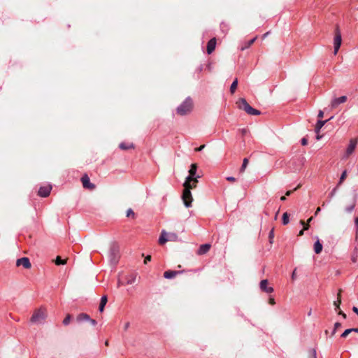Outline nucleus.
Returning <instances> with one entry per match:
<instances>
[{"instance_id": "nucleus-1", "label": "nucleus", "mask_w": 358, "mask_h": 358, "mask_svg": "<svg viewBox=\"0 0 358 358\" xmlns=\"http://www.w3.org/2000/svg\"><path fill=\"white\" fill-rule=\"evenodd\" d=\"M193 109V101L190 97H187L185 100L177 108V114L181 116L186 115L191 113Z\"/></svg>"}, {"instance_id": "nucleus-2", "label": "nucleus", "mask_w": 358, "mask_h": 358, "mask_svg": "<svg viewBox=\"0 0 358 358\" xmlns=\"http://www.w3.org/2000/svg\"><path fill=\"white\" fill-rule=\"evenodd\" d=\"M47 317V310L44 308H40L36 310L31 319L30 321L34 324H41L45 320Z\"/></svg>"}, {"instance_id": "nucleus-3", "label": "nucleus", "mask_w": 358, "mask_h": 358, "mask_svg": "<svg viewBox=\"0 0 358 358\" xmlns=\"http://www.w3.org/2000/svg\"><path fill=\"white\" fill-rule=\"evenodd\" d=\"M238 108L240 109L243 110L246 113L251 115H259L261 114V112L257 109L253 108L252 106L249 105L247 101L242 98L240 99L237 102Z\"/></svg>"}, {"instance_id": "nucleus-4", "label": "nucleus", "mask_w": 358, "mask_h": 358, "mask_svg": "<svg viewBox=\"0 0 358 358\" xmlns=\"http://www.w3.org/2000/svg\"><path fill=\"white\" fill-rule=\"evenodd\" d=\"M178 240V236L176 233H167L164 230H162L159 238V243L163 245L167 241H177Z\"/></svg>"}, {"instance_id": "nucleus-5", "label": "nucleus", "mask_w": 358, "mask_h": 358, "mask_svg": "<svg viewBox=\"0 0 358 358\" xmlns=\"http://www.w3.org/2000/svg\"><path fill=\"white\" fill-rule=\"evenodd\" d=\"M120 258V248L119 246L113 243L110 247L109 259L112 264H115Z\"/></svg>"}, {"instance_id": "nucleus-6", "label": "nucleus", "mask_w": 358, "mask_h": 358, "mask_svg": "<svg viewBox=\"0 0 358 358\" xmlns=\"http://www.w3.org/2000/svg\"><path fill=\"white\" fill-rule=\"evenodd\" d=\"M342 43V36L341 33L339 30V28L337 27L335 30V36L334 38V54L336 55L338 52V50L341 45Z\"/></svg>"}, {"instance_id": "nucleus-7", "label": "nucleus", "mask_w": 358, "mask_h": 358, "mask_svg": "<svg viewBox=\"0 0 358 358\" xmlns=\"http://www.w3.org/2000/svg\"><path fill=\"white\" fill-rule=\"evenodd\" d=\"M182 199L184 203V205L187 208H189L192 206V202L193 201L192 193L190 189L188 187H184V191L182 193Z\"/></svg>"}, {"instance_id": "nucleus-8", "label": "nucleus", "mask_w": 358, "mask_h": 358, "mask_svg": "<svg viewBox=\"0 0 358 358\" xmlns=\"http://www.w3.org/2000/svg\"><path fill=\"white\" fill-rule=\"evenodd\" d=\"M357 138H351L350 140L349 145L346 149L345 154L344 156L345 158H348L354 152L357 144Z\"/></svg>"}, {"instance_id": "nucleus-9", "label": "nucleus", "mask_w": 358, "mask_h": 358, "mask_svg": "<svg viewBox=\"0 0 358 358\" xmlns=\"http://www.w3.org/2000/svg\"><path fill=\"white\" fill-rule=\"evenodd\" d=\"M81 182L83 183V187L85 188V189L93 190L96 187L94 184L90 182V178H89V176L87 174H85L81 178Z\"/></svg>"}, {"instance_id": "nucleus-10", "label": "nucleus", "mask_w": 358, "mask_h": 358, "mask_svg": "<svg viewBox=\"0 0 358 358\" xmlns=\"http://www.w3.org/2000/svg\"><path fill=\"white\" fill-rule=\"evenodd\" d=\"M16 266H22L24 268H30L31 266V264L30 263V261L28 257H22L16 261Z\"/></svg>"}, {"instance_id": "nucleus-11", "label": "nucleus", "mask_w": 358, "mask_h": 358, "mask_svg": "<svg viewBox=\"0 0 358 358\" xmlns=\"http://www.w3.org/2000/svg\"><path fill=\"white\" fill-rule=\"evenodd\" d=\"M51 189L52 186L50 185L41 187L38 189V194L41 197H47L50 194Z\"/></svg>"}, {"instance_id": "nucleus-12", "label": "nucleus", "mask_w": 358, "mask_h": 358, "mask_svg": "<svg viewBox=\"0 0 358 358\" xmlns=\"http://www.w3.org/2000/svg\"><path fill=\"white\" fill-rule=\"evenodd\" d=\"M198 178H192L190 180H188L187 178H186L183 184L184 187H188V189L190 190L195 188L198 183Z\"/></svg>"}, {"instance_id": "nucleus-13", "label": "nucleus", "mask_w": 358, "mask_h": 358, "mask_svg": "<svg viewBox=\"0 0 358 358\" xmlns=\"http://www.w3.org/2000/svg\"><path fill=\"white\" fill-rule=\"evenodd\" d=\"M197 165L196 164H192L189 170V176L187 177L188 180H190L192 178H200V176L196 175Z\"/></svg>"}, {"instance_id": "nucleus-14", "label": "nucleus", "mask_w": 358, "mask_h": 358, "mask_svg": "<svg viewBox=\"0 0 358 358\" xmlns=\"http://www.w3.org/2000/svg\"><path fill=\"white\" fill-rule=\"evenodd\" d=\"M260 289L266 292V293H272L273 292V288L272 287L268 286V280H262L259 284Z\"/></svg>"}, {"instance_id": "nucleus-15", "label": "nucleus", "mask_w": 358, "mask_h": 358, "mask_svg": "<svg viewBox=\"0 0 358 358\" xmlns=\"http://www.w3.org/2000/svg\"><path fill=\"white\" fill-rule=\"evenodd\" d=\"M347 101V96H342L338 98H335L331 101V107L332 108H336L339 104L343 103Z\"/></svg>"}, {"instance_id": "nucleus-16", "label": "nucleus", "mask_w": 358, "mask_h": 358, "mask_svg": "<svg viewBox=\"0 0 358 358\" xmlns=\"http://www.w3.org/2000/svg\"><path fill=\"white\" fill-rule=\"evenodd\" d=\"M181 271H171L169 270L164 273V277L166 279H171L175 278L177 275L182 273Z\"/></svg>"}, {"instance_id": "nucleus-17", "label": "nucleus", "mask_w": 358, "mask_h": 358, "mask_svg": "<svg viewBox=\"0 0 358 358\" xmlns=\"http://www.w3.org/2000/svg\"><path fill=\"white\" fill-rule=\"evenodd\" d=\"M215 46H216L215 38H211L207 43V53L209 55L211 54L215 49Z\"/></svg>"}, {"instance_id": "nucleus-18", "label": "nucleus", "mask_w": 358, "mask_h": 358, "mask_svg": "<svg viewBox=\"0 0 358 358\" xmlns=\"http://www.w3.org/2000/svg\"><path fill=\"white\" fill-rule=\"evenodd\" d=\"M210 244H203V245H201L200 247H199V249L198 250V254L199 255H204L206 254V252H208V250H210Z\"/></svg>"}, {"instance_id": "nucleus-19", "label": "nucleus", "mask_w": 358, "mask_h": 358, "mask_svg": "<svg viewBox=\"0 0 358 358\" xmlns=\"http://www.w3.org/2000/svg\"><path fill=\"white\" fill-rule=\"evenodd\" d=\"M119 148L121 150H129V149H134V145L132 143L122 142V143H121L119 145Z\"/></svg>"}, {"instance_id": "nucleus-20", "label": "nucleus", "mask_w": 358, "mask_h": 358, "mask_svg": "<svg viewBox=\"0 0 358 358\" xmlns=\"http://www.w3.org/2000/svg\"><path fill=\"white\" fill-rule=\"evenodd\" d=\"M327 120H318L315 128V131L317 134H318L320 131L322 127L325 124Z\"/></svg>"}, {"instance_id": "nucleus-21", "label": "nucleus", "mask_w": 358, "mask_h": 358, "mask_svg": "<svg viewBox=\"0 0 358 358\" xmlns=\"http://www.w3.org/2000/svg\"><path fill=\"white\" fill-rule=\"evenodd\" d=\"M108 301L107 296L104 295L101 298V301L99 304V311L103 312L104 310V307Z\"/></svg>"}, {"instance_id": "nucleus-22", "label": "nucleus", "mask_w": 358, "mask_h": 358, "mask_svg": "<svg viewBox=\"0 0 358 358\" xmlns=\"http://www.w3.org/2000/svg\"><path fill=\"white\" fill-rule=\"evenodd\" d=\"M322 250V245L321 244V243L320 242L319 240H317L315 243H314V251L316 254H320Z\"/></svg>"}, {"instance_id": "nucleus-23", "label": "nucleus", "mask_w": 358, "mask_h": 358, "mask_svg": "<svg viewBox=\"0 0 358 358\" xmlns=\"http://www.w3.org/2000/svg\"><path fill=\"white\" fill-rule=\"evenodd\" d=\"M76 319L78 322L87 321L90 320V316L86 313H80Z\"/></svg>"}, {"instance_id": "nucleus-24", "label": "nucleus", "mask_w": 358, "mask_h": 358, "mask_svg": "<svg viewBox=\"0 0 358 358\" xmlns=\"http://www.w3.org/2000/svg\"><path fill=\"white\" fill-rule=\"evenodd\" d=\"M356 206V199H355L352 203L348 206L345 207V211L348 213H350L353 211Z\"/></svg>"}, {"instance_id": "nucleus-25", "label": "nucleus", "mask_w": 358, "mask_h": 358, "mask_svg": "<svg viewBox=\"0 0 358 358\" xmlns=\"http://www.w3.org/2000/svg\"><path fill=\"white\" fill-rule=\"evenodd\" d=\"M349 332L358 333V328H351V329H348L345 330L344 332L341 334V337L346 338L348 336Z\"/></svg>"}, {"instance_id": "nucleus-26", "label": "nucleus", "mask_w": 358, "mask_h": 358, "mask_svg": "<svg viewBox=\"0 0 358 358\" xmlns=\"http://www.w3.org/2000/svg\"><path fill=\"white\" fill-rule=\"evenodd\" d=\"M238 85V79L236 78L234 82L231 83L230 87V92L231 94H234L237 88Z\"/></svg>"}, {"instance_id": "nucleus-27", "label": "nucleus", "mask_w": 358, "mask_h": 358, "mask_svg": "<svg viewBox=\"0 0 358 358\" xmlns=\"http://www.w3.org/2000/svg\"><path fill=\"white\" fill-rule=\"evenodd\" d=\"M256 39H257V37H255V38H253L252 39H251V40L248 41L246 43V44H245V46L241 47V50H244L245 49L248 48L250 45H252L255 43V41H256Z\"/></svg>"}, {"instance_id": "nucleus-28", "label": "nucleus", "mask_w": 358, "mask_h": 358, "mask_svg": "<svg viewBox=\"0 0 358 358\" xmlns=\"http://www.w3.org/2000/svg\"><path fill=\"white\" fill-rule=\"evenodd\" d=\"M55 262L56 265H64L66 264V259H62L59 256H57Z\"/></svg>"}, {"instance_id": "nucleus-29", "label": "nucleus", "mask_w": 358, "mask_h": 358, "mask_svg": "<svg viewBox=\"0 0 358 358\" xmlns=\"http://www.w3.org/2000/svg\"><path fill=\"white\" fill-rule=\"evenodd\" d=\"M248 164V159L247 158L243 159L242 166L240 169V172L243 173Z\"/></svg>"}, {"instance_id": "nucleus-30", "label": "nucleus", "mask_w": 358, "mask_h": 358, "mask_svg": "<svg viewBox=\"0 0 358 358\" xmlns=\"http://www.w3.org/2000/svg\"><path fill=\"white\" fill-rule=\"evenodd\" d=\"M341 303V290L338 294L337 301H334V304L336 306V308H339L340 304Z\"/></svg>"}, {"instance_id": "nucleus-31", "label": "nucleus", "mask_w": 358, "mask_h": 358, "mask_svg": "<svg viewBox=\"0 0 358 358\" xmlns=\"http://www.w3.org/2000/svg\"><path fill=\"white\" fill-rule=\"evenodd\" d=\"M346 176H347V171L345 170L342 173H341V176L340 177V179H339V182H338V185H340L343 183V182L345 180L346 178Z\"/></svg>"}, {"instance_id": "nucleus-32", "label": "nucleus", "mask_w": 358, "mask_h": 358, "mask_svg": "<svg viewBox=\"0 0 358 358\" xmlns=\"http://www.w3.org/2000/svg\"><path fill=\"white\" fill-rule=\"evenodd\" d=\"M289 215L287 213H285L283 215H282V224L284 225H286L289 223Z\"/></svg>"}, {"instance_id": "nucleus-33", "label": "nucleus", "mask_w": 358, "mask_h": 358, "mask_svg": "<svg viewBox=\"0 0 358 358\" xmlns=\"http://www.w3.org/2000/svg\"><path fill=\"white\" fill-rule=\"evenodd\" d=\"M71 315L68 314L66 317L63 320V324L64 325H68L69 323H70V321H71Z\"/></svg>"}, {"instance_id": "nucleus-34", "label": "nucleus", "mask_w": 358, "mask_h": 358, "mask_svg": "<svg viewBox=\"0 0 358 358\" xmlns=\"http://www.w3.org/2000/svg\"><path fill=\"white\" fill-rule=\"evenodd\" d=\"M127 217H131L132 218L135 217V213L131 208H129L127 210Z\"/></svg>"}, {"instance_id": "nucleus-35", "label": "nucleus", "mask_w": 358, "mask_h": 358, "mask_svg": "<svg viewBox=\"0 0 358 358\" xmlns=\"http://www.w3.org/2000/svg\"><path fill=\"white\" fill-rule=\"evenodd\" d=\"M341 327V324L340 322H336L334 324V330L332 331V333H331V336H334L336 334V330L338 328H340Z\"/></svg>"}, {"instance_id": "nucleus-36", "label": "nucleus", "mask_w": 358, "mask_h": 358, "mask_svg": "<svg viewBox=\"0 0 358 358\" xmlns=\"http://www.w3.org/2000/svg\"><path fill=\"white\" fill-rule=\"evenodd\" d=\"M309 358H317L315 350L313 349L310 351Z\"/></svg>"}, {"instance_id": "nucleus-37", "label": "nucleus", "mask_w": 358, "mask_h": 358, "mask_svg": "<svg viewBox=\"0 0 358 358\" xmlns=\"http://www.w3.org/2000/svg\"><path fill=\"white\" fill-rule=\"evenodd\" d=\"M300 223H301V224H302L303 226V230L308 229V228H309V224H307V223L306 224L304 222V221H303V220H301Z\"/></svg>"}, {"instance_id": "nucleus-38", "label": "nucleus", "mask_w": 358, "mask_h": 358, "mask_svg": "<svg viewBox=\"0 0 358 358\" xmlns=\"http://www.w3.org/2000/svg\"><path fill=\"white\" fill-rule=\"evenodd\" d=\"M355 228H356V233L358 234V217H356L355 218Z\"/></svg>"}, {"instance_id": "nucleus-39", "label": "nucleus", "mask_w": 358, "mask_h": 358, "mask_svg": "<svg viewBox=\"0 0 358 358\" xmlns=\"http://www.w3.org/2000/svg\"><path fill=\"white\" fill-rule=\"evenodd\" d=\"M351 259H352V261L353 262H357V252H355V253L352 254Z\"/></svg>"}, {"instance_id": "nucleus-40", "label": "nucleus", "mask_w": 358, "mask_h": 358, "mask_svg": "<svg viewBox=\"0 0 358 358\" xmlns=\"http://www.w3.org/2000/svg\"><path fill=\"white\" fill-rule=\"evenodd\" d=\"M129 327H130V322H125V324H124V330L127 331V329L129 328Z\"/></svg>"}, {"instance_id": "nucleus-41", "label": "nucleus", "mask_w": 358, "mask_h": 358, "mask_svg": "<svg viewBox=\"0 0 358 358\" xmlns=\"http://www.w3.org/2000/svg\"><path fill=\"white\" fill-rule=\"evenodd\" d=\"M227 180L229 181V182H235L236 181V178L233 176H228L227 177Z\"/></svg>"}, {"instance_id": "nucleus-42", "label": "nucleus", "mask_w": 358, "mask_h": 358, "mask_svg": "<svg viewBox=\"0 0 358 358\" xmlns=\"http://www.w3.org/2000/svg\"><path fill=\"white\" fill-rule=\"evenodd\" d=\"M150 261H151V256L150 255L146 256L144 259V263L146 264Z\"/></svg>"}, {"instance_id": "nucleus-43", "label": "nucleus", "mask_w": 358, "mask_h": 358, "mask_svg": "<svg viewBox=\"0 0 358 358\" xmlns=\"http://www.w3.org/2000/svg\"><path fill=\"white\" fill-rule=\"evenodd\" d=\"M336 192V188L333 189V190L329 194L330 197H334Z\"/></svg>"}, {"instance_id": "nucleus-44", "label": "nucleus", "mask_w": 358, "mask_h": 358, "mask_svg": "<svg viewBox=\"0 0 358 358\" xmlns=\"http://www.w3.org/2000/svg\"><path fill=\"white\" fill-rule=\"evenodd\" d=\"M301 144L303 145H306L308 144V140L306 138H303L301 139Z\"/></svg>"}, {"instance_id": "nucleus-45", "label": "nucleus", "mask_w": 358, "mask_h": 358, "mask_svg": "<svg viewBox=\"0 0 358 358\" xmlns=\"http://www.w3.org/2000/svg\"><path fill=\"white\" fill-rule=\"evenodd\" d=\"M204 148H205V145H201L200 147L196 148L195 149V151H196V152H200V151H201Z\"/></svg>"}, {"instance_id": "nucleus-46", "label": "nucleus", "mask_w": 358, "mask_h": 358, "mask_svg": "<svg viewBox=\"0 0 358 358\" xmlns=\"http://www.w3.org/2000/svg\"><path fill=\"white\" fill-rule=\"evenodd\" d=\"M91 324H92L93 326H95L96 324V321L95 320H93V319H91L90 317V320H88Z\"/></svg>"}, {"instance_id": "nucleus-47", "label": "nucleus", "mask_w": 358, "mask_h": 358, "mask_svg": "<svg viewBox=\"0 0 358 358\" xmlns=\"http://www.w3.org/2000/svg\"><path fill=\"white\" fill-rule=\"evenodd\" d=\"M323 115H324V112L322 110H320L318 113V115H317L318 117L322 118V117H323Z\"/></svg>"}, {"instance_id": "nucleus-48", "label": "nucleus", "mask_w": 358, "mask_h": 358, "mask_svg": "<svg viewBox=\"0 0 358 358\" xmlns=\"http://www.w3.org/2000/svg\"><path fill=\"white\" fill-rule=\"evenodd\" d=\"M269 303L271 305H274L275 303V299L273 298L269 299Z\"/></svg>"}, {"instance_id": "nucleus-49", "label": "nucleus", "mask_w": 358, "mask_h": 358, "mask_svg": "<svg viewBox=\"0 0 358 358\" xmlns=\"http://www.w3.org/2000/svg\"><path fill=\"white\" fill-rule=\"evenodd\" d=\"M352 310L354 313H355L358 315V308L355 306L352 308Z\"/></svg>"}, {"instance_id": "nucleus-50", "label": "nucleus", "mask_w": 358, "mask_h": 358, "mask_svg": "<svg viewBox=\"0 0 358 358\" xmlns=\"http://www.w3.org/2000/svg\"><path fill=\"white\" fill-rule=\"evenodd\" d=\"M320 211H321L320 207L317 208L315 213V215H317Z\"/></svg>"}, {"instance_id": "nucleus-51", "label": "nucleus", "mask_w": 358, "mask_h": 358, "mask_svg": "<svg viewBox=\"0 0 358 358\" xmlns=\"http://www.w3.org/2000/svg\"><path fill=\"white\" fill-rule=\"evenodd\" d=\"M338 314L341 315L343 318H346V315L343 311H339Z\"/></svg>"}, {"instance_id": "nucleus-52", "label": "nucleus", "mask_w": 358, "mask_h": 358, "mask_svg": "<svg viewBox=\"0 0 358 358\" xmlns=\"http://www.w3.org/2000/svg\"><path fill=\"white\" fill-rule=\"evenodd\" d=\"M292 190H288L285 193V196H289L292 193Z\"/></svg>"}, {"instance_id": "nucleus-53", "label": "nucleus", "mask_w": 358, "mask_h": 358, "mask_svg": "<svg viewBox=\"0 0 358 358\" xmlns=\"http://www.w3.org/2000/svg\"><path fill=\"white\" fill-rule=\"evenodd\" d=\"M295 275H296V269L294 270L292 275V278L293 280L295 278Z\"/></svg>"}, {"instance_id": "nucleus-54", "label": "nucleus", "mask_w": 358, "mask_h": 358, "mask_svg": "<svg viewBox=\"0 0 358 358\" xmlns=\"http://www.w3.org/2000/svg\"><path fill=\"white\" fill-rule=\"evenodd\" d=\"M280 200L282 201H285L286 200V196H281L280 197Z\"/></svg>"}, {"instance_id": "nucleus-55", "label": "nucleus", "mask_w": 358, "mask_h": 358, "mask_svg": "<svg viewBox=\"0 0 358 358\" xmlns=\"http://www.w3.org/2000/svg\"><path fill=\"white\" fill-rule=\"evenodd\" d=\"M303 229L302 230H301L299 233V236H302L303 234Z\"/></svg>"}, {"instance_id": "nucleus-56", "label": "nucleus", "mask_w": 358, "mask_h": 358, "mask_svg": "<svg viewBox=\"0 0 358 358\" xmlns=\"http://www.w3.org/2000/svg\"><path fill=\"white\" fill-rule=\"evenodd\" d=\"M313 220V217H310L308 220V222H307V224H309V223L311 222V220Z\"/></svg>"}, {"instance_id": "nucleus-57", "label": "nucleus", "mask_w": 358, "mask_h": 358, "mask_svg": "<svg viewBox=\"0 0 358 358\" xmlns=\"http://www.w3.org/2000/svg\"><path fill=\"white\" fill-rule=\"evenodd\" d=\"M268 32H267V33L264 34L263 35V38H266V37L268 36Z\"/></svg>"}, {"instance_id": "nucleus-58", "label": "nucleus", "mask_w": 358, "mask_h": 358, "mask_svg": "<svg viewBox=\"0 0 358 358\" xmlns=\"http://www.w3.org/2000/svg\"><path fill=\"white\" fill-rule=\"evenodd\" d=\"M278 213H279V211H278V212L276 213V214L275 215V220H277Z\"/></svg>"}, {"instance_id": "nucleus-59", "label": "nucleus", "mask_w": 358, "mask_h": 358, "mask_svg": "<svg viewBox=\"0 0 358 358\" xmlns=\"http://www.w3.org/2000/svg\"><path fill=\"white\" fill-rule=\"evenodd\" d=\"M321 138V136L318 134H317V140H320Z\"/></svg>"}, {"instance_id": "nucleus-60", "label": "nucleus", "mask_w": 358, "mask_h": 358, "mask_svg": "<svg viewBox=\"0 0 358 358\" xmlns=\"http://www.w3.org/2000/svg\"><path fill=\"white\" fill-rule=\"evenodd\" d=\"M134 282V280H129V281L127 282L128 284H131Z\"/></svg>"}, {"instance_id": "nucleus-61", "label": "nucleus", "mask_w": 358, "mask_h": 358, "mask_svg": "<svg viewBox=\"0 0 358 358\" xmlns=\"http://www.w3.org/2000/svg\"><path fill=\"white\" fill-rule=\"evenodd\" d=\"M105 345H107V346L108 345V341H106L105 342Z\"/></svg>"}, {"instance_id": "nucleus-62", "label": "nucleus", "mask_w": 358, "mask_h": 358, "mask_svg": "<svg viewBox=\"0 0 358 358\" xmlns=\"http://www.w3.org/2000/svg\"><path fill=\"white\" fill-rule=\"evenodd\" d=\"M273 236V231H271V233H270V236Z\"/></svg>"}]
</instances>
